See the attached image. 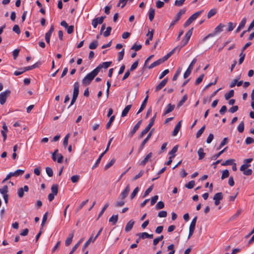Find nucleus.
<instances>
[{
	"instance_id": "c03bdc74",
	"label": "nucleus",
	"mask_w": 254,
	"mask_h": 254,
	"mask_svg": "<svg viewBox=\"0 0 254 254\" xmlns=\"http://www.w3.org/2000/svg\"><path fill=\"white\" fill-rule=\"evenodd\" d=\"M8 192V187L7 185H4L2 188L0 189V192L3 195L6 194Z\"/></svg>"
},
{
	"instance_id": "052dcab7",
	"label": "nucleus",
	"mask_w": 254,
	"mask_h": 254,
	"mask_svg": "<svg viewBox=\"0 0 254 254\" xmlns=\"http://www.w3.org/2000/svg\"><path fill=\"white\" fill-rule=\"evenodd\" d=\"M153 185L151 186L149 188H148L144 192V193L143 195V197H146L147 195L149 194V193H150L151 192V191L152 190H153Z\"/></svg>"
},
{
	"instance_id": "9b49d317",
	"label": "nucleus",
	"mask_w": 254,
	"mask_h": 254,
	"mask_svg": "<svg viewBox=\"0 0 254 254\" xmlns=\"http://www.w3.org/2000/svg\"><path fill=\"white\" fill-rule=\"evenodd\" d=\"M112 64L111 62H104L101 64H100L99 65H98L95 69L96 70L97 69V72L99 73L100 71V70L102 68H107L109 67L110 65Z\"/></svg>"
},
{
	"instance_id": "ddd939ff",
	"label": "nucleus",
	"mask_w": 254,
	"mask_h": 254,
	"mask_svg": "<svg viewBox=\"0 0 254 254\" xmlns=\"http://www.w3.org/2000/svg\"><path fill=\"white\" fill-rule=\"evenodd\" d=\"M141 122H142V120H140L136 124V125L134 126L133 129H132V130L129 132L128 135L130 136V137H132L134 134V133L136 132V131L138 130V129L140 127V126L141 124Z\"/></svg>"
},
{
	"instance_id": "423d86ee",
	"label": "nucleus",
	"mask_w": 254,
	"mask_h": 254,
	"mask_svg": "<svg viewBox=\"0 0 254 254\" xmlns=\"http://www.w3.org/2000/svg\"><path fill=\"white\" fill-rule=\"evenodd\" d=\"M186 11V8L180 9L179 12L176 14L175 17V19L173 20L170 23L169 28H171L172 26H174L176 24V23L177 22L180 20L181 16L185 13Z\"/></svg>"
},
{
	"instance_id": "0e129e2a",
	"label": "nucleus",
	"mask_w": 254,
	"mask_h": 254,
	"mask_svg": "<svg viewBox=\"0 0 254 254\" xmlns=\"http://www.w3.org/2000/svg\"><path fill=\"white\" fill-rule=\"evenodd\" d=\"M167 215V212L166 211H161L158 213V216L161 218L166 217Z\"/></svg>"
},
{
	"instance_id": "4d7b16f0",
	"label": "nucleus",
	"mask_w": 254,
	"mask_h": 254,
	"mask_svg": "<svg viewBox=\"0 0 254 254\" xmlns=\"http://www.w3.org/2000/svg\"><path fill=\"white\" fill-rule=\"evenodd\" d=\"M144 171L143 170H141L139 173L135 175L132 179V181H135L136 180L138 179V178H140L142 176V175L144 174Z\"/></svg>"
},
{
	"instance_id": "37998d69",
	"label": "nucleus",
	"mask_w": 254,
	"mask_h": 254,
	"mask_svg": "<svg viewBox=\"0 0 254 254\" xmlns=\"http://www.w3.org/2000/svg\"><path fill=\"white\" fill-rule=\"evenodd\" d=\"M229 171L228 170H225L222 171V174L221 178L222 180H223L225 178H228L229 177Z\"/></svg>"
},
{
	"instance_id": "7ed1b4c3",
	"label": "nucleus",
	"mask_w": 254,
	"mask_h": 254,
	"mask_svg": "<svg viewBox=\"0 0 254 254\" xmlns=\"http://www.w3.org/2000/svg\"><path fill=\"white\" fill-rule=\"evenodd\" d=\"M73 96L70 102V105L68 106V108H69L70 106H72L75 102L76 100L77 99V98L78 97V94H79V83L77 82H76L74 83L73 85Z\"/></svg>"
},
{
	"instance_id": "1a4fd4ad",
	"label": "nucleus",
	"mask_w": 254,
	"mask_h": 254,
	"mask_svg": "<svg viewBox=\"0 0 254 254\" xmlns=\"http://www.w3.org/2000/svg\"><path fill=\"white\" fill-rule=\"evenodd\" d=\"M253 161V158H248L244 160V164H243L240 167V171H245L246 169L249 168L251 164L250 163Z\"/></svg>"
},
{
	"instance_id": "f3484780",
	"label": "nucleus",
	"mask_w": 254,
	"mask_h": 254,
	"mask_svg": "<svg viewBox=\"0 0 254 254\" xmlns=\"http://www.w3.org/2000/svg\"><path fill=\"white\" fill-rule=\"evenodd\" d=\"M134 224V221L132 220H130L129 222H128L126 226L125 231L127 232L130 231L132 229Z\"/></svg>"
},
{
	"instance_id": "7c9ffc66",
	"label": "nucleus",
	"mask_w": 254,
	"mask_h": 254,
	"mask_svg": "<svg viewBox=\"0 0 254 254\" xmlns=\"http://www.w3.org/2000/svg\"><path fill=\"white\" fill-rule=\"evenodd\" d=\"M12 174V175L15 177H17L19 176H21L24 173V170L18 169L16 170L14 172H11Z\"/></svg>"
},
{
	"instance_id": "e433bc0d",
	"label": "nucleus",
	"mask_w": 254,
	"mask_h": 254,
	"mask_svg": "<svg viewBox=\"0 0 254 254\" xmlns=\"http://www.w3.org/2000/svg\"><path fill=\"white\" fill-rule=\"evenodd\" d=\"M82 242V239H80L76 244L75 245V246L72 248L71 251L70 252L69 254H73L74 252L78 248L79 246L80 245V243Z\"/></svg>"
},
{
	"instance_id": "c9c22d12",
	"label": "nucleus",
	"mask_w": 254,
	"mask_h": 254,
	"mask_svg": "<svg viewBox=\"0 0 254 254\" xmlns=\"http://www.w3.org/2000/svg\"><path fill=\"white\" fill-rule=\"evenodd\" d=\"M234 91L233 90H231L228 93L225 95V98L226 100H228L231 97L234 96Z\"/></svg>"
},
{
	"instance_id": "412c9836",
	"label": "nucleus",
	"mask_w": 254,
	"mask_h": 254,
	"mask_svg": "<svg viewBox=\"0 0 254 254\" xmlns=\"http://www.w3.org/2000/svg\"><path fill=\"white\" fill-rule=\"evenodd\" d=\"M147 36H149V38L145 41V44L148 45L149 44L150 41H151L153 39V30L151 31H148L147 34H146Z\"/></svg>"
},
{
	"instance_id": "49530a36",
	"label": "nucleus",
	"mask_w": 254,
	"mask_h": 254,
	"mask_svg": "<svg viewBox=\"0 0 254 254\" xmlns=\"http://www.w3.org/2000/svg\"><path fill=\"white\" fill-rule=\"evenodd\" d=\"M115 159L114 158H113L109 163L105 165L104 167L105 170H107L110 167H111L115 163Z\"/></svg>"
},
{
	"instance_id": "b1692460",
	"label": "nucleus",
	"mask_w": 254,
	"mask_h": 254,
	"mask_svg": "<svg viewBox=\"0 0 254 254\" xmlns=\"http://www.w3.org/2000/svg\"><path fill=\"white\" fill-rule=\"evenodd\" d=\"M202 13V11H198L197 12H195L192 15H191L189 19H190V21L193 22L194 20H195L197 17Z\"/></svg>"
},
{
	"instance_id": "f704fd0d",
	"label": "nucleus",
	"mask_w": 254,
	"mask_h": 254,
	"mask_svg": "<svg viewBox=\"0 0 254 254\" xmlns=\"http://www.w3.org/2000/svg\"><path fill=\"white\" fill-rule=\"evenodd\" d=\"M98 46V41L94 40L92 41L89 46V48L91 50L95 49Z\"/></svg>"
},
{
	"instance_id": "09e8293b",
	"label": "nucleus",
	"mask_w": 254,
	"mask_h": 254,
	"mask_svg": "<svg viewBox=\"0 0 254 254\" xmlns=\"http://www.w3.org/2000/svg\"><path fill=\"white\" fill-rule=\"evenodd\" d=\"M139 191V188L138 187L135 188L134 190L132 192L131 195H130V199H132L134 198V197L136 196V194L138 193Z\"/></svg>"
},
{
	"instance_id": "774afa93",
	"label": "nucleus",
	"mask_w": 254,
	"mask_h": 254,
	"mask_svg": "<svg viewBox=\"0 0 254 254\" xmlns=\"http://www.w3.org/2000/svg\"><path fill=\"white\" fill-rule=\"evenodd\" d=\"M254 142V139L251 137H248L246 138L245 140V143L247 144H250Z\"/></svg>"
},
{
	"instance_id": "2f4dec72",
	"label": "nucleus",
	"mask_w": 254,
	"mask_h": 254,
	"mask_svg": "<svg viewBox=\"0 0 254 254\" xmlns=\"http://www.w3.org/2000/svg\"><path fill=\"white\" fill-rule=\"evenodd\" d=\"M105 152H103L102 153H101V154H100V155L99 156V158H98V159L97 160V161H96V163H95V164L93 166V167H92V169H94V168H96V167L98 166V165H99V163L100 162V161H101V158H102L103 157V156L105 155Z\"/></svg>"
},
{
	"instance_id": "a878e982",
	"label": "nucleus",
	"mask_w": 254,
	"mask_h": 254,
	"mask_svg": "<svg viewBox=\"0 0 254 254\" xmlns=\"http://www.w3.org/2000/svg\"><path fill=\"white\" fill-rule=\"evenodd\" d=\"M178 145H176L173 147L172 150L169 152V154L171 157L174 158L175 156V154L177 152L178 149Z\"/></svg>"
},
{
	"instance_id": "bf43d9fd",
	"label": "nucleus",
	"mask_w": 254,
	"mask_h": 254,
	"mask_svg": "<svg viewBox=\"0 0 254 254\" xmlns=\"http://www.w3.org/2000/svg\"><path fill=\"white\" fill-rule=\"evenodd\" d=\"M164 207V203L163 201H159L156 205V208L157 209H161Z\"/></svg>"
},
{
	"instance_id": "6ab92c4d",
	"label": "nucleus",
	"mask_w": 254,
	"mask_h": 254,
	"mask_svg": "<svg viewBox=\"0 0 254 254\" xmlns=\"http://www.w3.org/2000/svg\"><path fill=\"white\" fill-rule=\"evenodd\" d=\"M73 236L74 234L73 232L69 234L68 237L66 238L65 242V245L66 246H68L71 243Z\"/></svg>"
},
{
	"instance_id": "5fc2aeb1",
	"label": "nucleus",
	"mask_w": 254,
	"mask_h": 254,
	"mask_svg": "<svg viewBox=\"0 0 254 254\" xmlns=\"http://www.w3.org/2000/svg\"><path fill=\"white\" fill-rule=\"evenodd\" d=\"M197 218V216H195L193 218L190 223L189 228L195 229Z\"/></svg>"
},
{
	"instance_id": "bb28decb",
	"label": "nucleus",
	"mask_w": 254,
	"mask_h": 254,
	"mask_svg": "<svg viewBox=\"0 0 254 254\" xmlns=\"http://www.w3.org/2000/svg\"><path fill=\"white\" fill-rule=\"evenodd\" d=\"M118 220V215H112L109 220L110 222H112L113 225H115Z\"/></svg>"
},
{
	"instance_id": "72a5a7b5",
	"label": "nucleus",
	"mask_w": 254,
	"mask_h": 254,
	"mask_svg": "<svg viewBox=\"0 0 254 254\" xmlns=\"http://www.w3.org/2000/svg\"><path fill=\"white\" fill-rule=\"evenodd\" d=\"M227 148L228 147H226L225 148H224L223 150L219 152L218 153L212 156V159L215 160L218 158L222 154H223L226 150Z\"/></svg>"
},
{
	"instance_id": "39448f33",
	"label": "nucleus",
	"mask_w": 254,
	"mask_h": 254,
	"mask_svg": "<svg viewBox=\"0 0 254 254\" xmlns=\"http://www.w3.org/2000/svg\"><path fill=\"white\" fill-rule=\"evenodd\" d=\"M192 30L193 28H191L186 33L184 39L182 40V43H183L182 46L179 48L177 47L178 49H177L176 50H178V52L180 51L182 47L185 46L186 45L188 44L192 35Z\"/></svg>"
},
{
	"instance_id": "f03ea898",
	"label": "nucleus",
	"mask_w": 254,
	"mask_h": 254,
	"mask_svg": "<svg viewBox=\"0 0 254 254\" xmlns=\"http://www.w3.org/2000/svg\"><path fill=\"white\" fill-rule=\"evenodd\" d=\"M98 74L97 69H94L91 72L87 74L84 78L82 79V82L84 85H88L90 84L92 80L94 77Z\"/></svg>"
},
{
	"instance_id": "e2e57ef3",
	"label": "nucleus",
	"mask_w": 254,
	"mask_h": 254,
	"mask_svg": "<svg viewBox=\"0 0 254 254\" xmlns=\"http://www.w3.org/2000/svg\"><path fill=\"white\" fill-rule=\"evenodd\" d=\"M138 61H135L131 66L130 69H129V70L130 71H132L133 70H134V69H135L137 66H138Z\"/></svg>"
},
{
	"instance_id": "393cba45",
	"label": "nucleus",
	"mask_w": 254,
	"mask_h": 254,
	"mask_svg": "<svg viewBox=\"0 0 254 254\" xmlns=\"http://www.w3.org/2000/svg\"><path fill=\"white\" fill-rule=\"evenodd\" d=\"M175 108V105H172L171 104H169L166 108V110L164 112V114H167L173 111Z\"/></svg>"
},
{
	"instance_id": "a18cd8bd",
	"label": "nucleus",
	"mask_w": 254,
	"mask_h": 254,
	"mask_svg": "<svg viewBox=\"0 0 254 254\" xmlns=\"http://www.w3.org/2000/svg\"><path fill=\"white\" fill-rule=\"evenodd\" d=\"M111 30L112 27L110 26L108 27L106 29V30L103 33V36L105 37L109 36L111 34Z\"/></svg>"
},
{
	"instance_id": "473e14b6",
	"label": "nucleus",
	"mask_w": 254,
	"mask_h": 254,
	"mask_svg": "<svg viewBox=\"0 0 254 254\" xmlns=\"http://www.w3.org/2000/svg\"><path fill=\"white\" fill-rule=\"evenodd\" d=\"M205 128V125L202 126L200 129H199L196 134V138H198L204 132Z\"/></svg>"
},
{
	"instance_id": "a211bd4d",
	"label": "nucleus",
	"mask_w": 254,
	"mask_h": 254,
	"mask_svg": "<svg viewBox=\"0 0 254 254\" xmlns=\"http://www.w3.org/2000/svg\"><path fill=\"white\" fill-rule=\"evenodd\" d=\"M148 96L147 95L146 96V97L145 98V99H144L143 101L142 102L141 105L137 113V114H138L140 113H141L143 110V109L145 108L146 103H147V100H148Z\"/></svg>"
},
{
	"instance_id": "a19ab883",
	"label": "nucleus",
	"mask_w": 254,
	"mask_h": 254,
	"mask_svg": "<svg viewBox=\"0 0 254 254\" xmlns=\"http://www.w3.org/2000/svg\"><path fill=\"white\" fill-rule=\"evenodd\" d=\"M115 116H112L110 117L109 121L107 123L106 126V127L107 129H109L112 123L113 122V121L115 120Z\"/></svg>"
},
{
	"instance_id": "3c124183",
	"label": "nucleus",
	"mask_w": 254,
	"mask_h": 254,
	"mask_svg": "<svg viewBox=\"0 0 254 254\" xmlns=\"http://www.w3.org/2000/svg\"><path fill=\"white\" fill-rule=\"evenodd\" d=\"M216 10L215 9H211L207 13L208 18H210L212 16H214L216 13Z\"/></svg>"
},
{
	"instance_id": "ea45409f",
	"label": "nucleus",
	"mask_w": 254,
	"mask_h": 254,
	"mask_svg": "<svg viewBox=\"0 0 254 254\" xmlns=\"http://www.w3.org/2000/svg\"><path fill=\"white\" fill-rule=\"evenodd\" d=\"M51 191L52 193L57 195L58 192V186L57 185H52L51 187Z\"/></svg>"
},
{
	"instance_id": "9d476101",
	"label": "nucleus",
	"mask_w": 254,
	"mask_h": 254,
	"mask_svg": "<svg viewBox=\"0 0 254 254\" xmlns=\"http://www.w3.org/2000/svg\"><path fill=\"white\" fill-rule=\"evenodd\" d=\"M130 191L129 185H127L124 190L121 193L119 199H125Z\"/></svg>"
},
{
	"instance_id": "13d9d810",
	"label": "nucleus",
	"mask_w": 254,
	"mask_h": 254,
	"mask_svg": "<svg viewBox=\"0 0 254 254\" xmlns=\"http://www.w3.org/2000/svg\"><path fill=\"white\" fill-rule=\"evenodd\" d=\"M79 178V176L73 175L71 177V181L73 183H76L78 182Z\"/></svg>"
},
{
	"instance_id": "8fccbe9b",
	"label": "nucleus",
	"mask_w": 254,
	"mask_h": 254,
	"mask_svg": "<svg viewBox=\"0 0 254 254\" xmlns=\"http://www.w3.org/2000/svg\"><path fill=\"white\" fill-rule=\"evenodd\" d=\"M69 136H70V134L68 133L65 135V136L64 138V141H63V145L64 147H66L67 146L68 140L69 139Z\"/></svg>"
},
{
	"instance_id": "2eb2a0df",
	"label": "nucleus",
	"mask_w": 254,
	"mask_h": 254,
	"mask_svg": "<svg viewBox=\"0 0 254 254\" xmlns=\"http://www.w3.org/2000/svg\"><path fill=\"white\" fill-rule=\"evenodd\" d=\"M156 118V115H155L150 120V121L147 127L144 129V130H146L147 132L150 129L151 127L153 126L154 124L155 119Z\"/></svg>"
},
{
	"instance_id": "4be33fe9",
	"label": "nucleus",
	"mask_w": 254,
	"mask_h": 254,
	"mask_svg": "<svg viewBox=\"0 0 254 254\" xmlns=\"http://www.w3.org/2000/svg\"><path fill=\"white\" fill-rule=\"evenodd\" d=\"M131 107V105H127L125 109L123 110L122 113V117H126L127 114H128V112L129 111L130 108Z\"/></svg>"
},
{
	"instance_id": "5701e85b",
	"label": "nucleus",
	"mask_w": 254,
	"mask_h": 254,
	"mask_svg": "<svg viewBox=\"0 0 254 254\" xmlns=\"http://www.w3.org/2000/svg\"><path fill=\"white\" fill-rule=\"evenodd\" d=\"M223 195L222 192H217L213 196V200L220 201L223 199Z\"/></svg>"
},
{
	"instance_id": "cd10ccee",
	"label": "nucleus",
	"mask_w": 254,
	"mask_h": 254,
	"mask_svg": "<svg viewBox=\"0 0 254 254\" xmlns=\"http://www.w3.org/2000/svg\"><path fill=\"white\" fill-rule=\"evenodd\" d=\"M125 204V199H120L115 203V206L116 207H120L124 206Z\"/></svg>"
},
{
	"instance_id": "79ce46f5",
	"label": "nucleus",
	"mask_w": 254,
	"mask_h": 254,
	"mask_svg": "<svg viewBox=\"0 0 254 254\" xmlns=\"http://www.w3.org/2000/svg\"><path fill=\"white\" fill-rule=\"evenodd\" d=\"M195 185L194 181H190L188 184L185 185V187L189 189H192Z\"/></svg>"
},
{
	"instance_id": "4468645a",
	"label": "nucleus",
	"mask_w": 254,
	"mask_h": 254,
	"mask_svg": "<svg viewBox=\"0 0 254 254\" xmlns=\"http://www.w3.org/2000/svg\"><path fill=\"white\" fill-rule=\"evenodd\" d=\"M168 81V78H166L164 79L156 87L155 91L158 92L161 90L165 85L167 84Z\"/></svg>"
},
{
	"instance_id": "69168bd1",
	"label": "nucleus",
	"mask_w": 254,
	"mask_h": 254,
	"mask_svg": "<svg viewBox=\"0 0 254 254\" xmlns=\"http://www.w3.org/2000/svg\"><path fill=\"white\" fill-rule=\"evenodd\" d=\"M242 171L243 172V174L246 176H250L253 173V171L251 169H246V170H245V171Z\"/></svg>"
},
{
	"instance_id": "f257e3e1",
	"label": "nucleus",
	"mask_w": 254,
	"mask_h": 254,
	"mask_svg": "<svg viewBox=\"0 0 254 254\" xmlns=\"http://www.w3.org/2000/svg\"><path fill=\"white\" fill-rule=\"evenodd\" d=\"M177 49H178V47H175L171 51L168 53L166 56H164L163 58L152 63L148 66V68H152L157 65H160V64L164 63L165 61H167L175 53Z\"/></svg>"
},
{
	"instance_id": "4c0bfd02",
	"label": "nucleus",
	"mask_w": 254,
	"mask_h": 254,
	"mask_svg": "<svg viewBox=\"0 0 254 254\" xmlns=\"http://www.w3.org/2000/svg\"><path fill=\"white\" fill-rule=\"evenodd\" d=\"M181 71H182V68L181 67H179L175 74H174L173 77V81H175L177 79L179 75L180 74L181 72Z\"/></svg>"
},
{
	"instance_id": "20e7f679",
	"label": "nucleus",
	"mask_w": 254,
	"mask_h": 254,
	"mask_svg": "<svg viewBox=\"0 0 254 254\" xmlns=\"http://www.w3.org/2000/svg\"><path fill=\"white\" fill-rule=\"evenodd\" d=\"M225 26V25L222 23H220L214 29V32L212 33L209 34L207 36L205 37L203 41H205L209 37H213L217 34L222 32L223 31V28Z\"/></svg>"
},
{
	"instance_id": "c85d7f7f",
	"label": "nucleus",
	"mask_w": 254,
	"mask_h": 254,
	"mask_svg": "<svg viewBox=\"0 0 254 254\" xmlns=\"http://www.w3.org/2000/svg\"><path fill=\"white\" fill-rule=\"evenodd\" d=\"M155 15V9L153 8H151L149 9L148 16H149V19L150 21H152Z\"/></svg>"
},
{
	"instance_id": "0eeeda50",
	"label": "nucleus",
	"mask_w": 254,
	"mask_h": 254,
	"mask_svg": "<svg viewBox=\"0 0 254 254\" xmlns=\"http://www.w3.org/2000/svg\"><path fill=\"white\" fill-rule=\"evenodd\" d=\"M196 61L197 59L196 58H194L192 60L190 65L189 66L188 69L184 74V78H187L190 74L191 71L193 68V65L196 63Z\"/></svg>"
},
{
	"instance_id": "864d4df0",
	"label": "nucleus",
	"mask_w": 254,
	"mask_h": 254,
	"mask_svg": "<svg viewBox=\"0 0 254 254\" xmlns=\"http://www.w3.org/2000/svg\"><path fill=\"white\" fill-rule=\"evenodd\" d=\"M238 130L239 132H243L244 130V123L242 122L238 127Z\"/></svg>"
},
{
	"instance_id": "c756f323",
	"label": "nucleus",
	"mask_w": 254,
	"mask_h": 254,
	"mask_svg": "<svg viewBox=\"0 0 254 254\" xmlns=\"http://www.w3.org/2000/svg\"><path fill=\"white\" fill-rule=\"evenodd\" d=\"M197 154L199 156V160L202 159L205 155V153L204 152L203 149L202 148H200L197 151Z\"/></svg>"
},
{
	"instance_id": "6e6d98bb",
	"label": "nucleus",
	"mask_w": 254,
	"mask_h": 254,
	"mask_svg": "<svg viewBox=\"0 0 254 254\" xmlns=\"http://www.w3.org/2000/svg\"><path fill=\"white\" fill-rule=\"evenodd\" d=\"M46 172L49 177H52L53 175V171L51 168L47 167L46 168Z\"/></svg>"
},
{
	"instance_id": "dca6fc26",
	"label": "nucleus",
	"mask_w": 254,
	"mask_h": 254,
	"mask_svg": "<svg viewBox=\"0 0 254 254\" xmlns=\"http://www.w3.org/2000/svg\"><path fill=\"white\" fill-rule=\"evenodd\" d=\"M181 122L182 121L179 122L178 124L176 125L175 128L172 132V135L173 136H176L179 131L181 127Z\"/></svg>"
},
{
	"instance_id": "338daca9",
	"label": "nucleus",
	"mask_w": 254,
	"mask_h": 254,
	"mask_svg": "<svg viewBox=\"0 0 254 254\" xmlns=\"http://www.w3.org/2000/svg\"><path fill=\"white\" fill-rule=\"evenodd\" d=\"M125 54V50L123 49L119 53L118 61H120L123 60Z\"/></svg>"
},
{
	"instance_id": "680f3d73",
	"label": "nucleus",
	"mask_w": 254,
	"mask_h": 254,
	"mask_svg": "<svg viewBox=\"0 0 254 254\" xmlns=\"http://www.w3.org/2000/svg\"><path fill=\"white\" fill-rule=\"evenodd\" d=\"M142 48V46L141 45H136L134 44L131 48V50H133L135 51H138L140 50Z\"/></svg>"
},
{
	"instance_id": "f8f14e48",
	"label": "nucleus",
	"mask_w": 254,
	"mask_h": 254,
	"mask_svg": "<svg viewBox=\"0 0 254 254\" xmlns=\"http://www.w3.org/2000/svg\"><path fill=\"white\" fill-rule=\"evenodd\" d=\"M152 134V129L149 132V133L148 134V135L146 136V137L142 142V143H141V145H140V147H139V148L138 149L139 152H140V151H141L143 149L145 144L148 141V140H149V139L151 137Z\"/></svg>"
},
{
	"instance_id": "603ef678",
	"label": "nucleus",
	"mask_w": 254,
	"mask_h": 254,
	"mask_svg": "<svg viewBox=\"0 0 254 254\" xmlns=\"http://www.w3.org/2000/svg\"><path fill=\"white\" fill-rule=\"evenodd\" d=\"M204 74H201V75H200V76H199V77H198L196 79L195 82V84L196 85H198L199 84H200V83L202 82V80H203V78H204Z\"/></svg>"
},
{
	"instance_id": "6e6552de",
	"label": "nucleus",
	"mask_w": 254,
	"mask_h": 254,
	"mask_svg": "<svg viewBox=\"0 0 254 254\" xmlns=\"http://www.w3.org/2000/svg\"><path fill=\"white\" fill-rule=\"evenodd\" d=\"M10 91L6 90L0 94V103L1 105H3L6 100L7 98L9 96Z\"/></svg>"
},
{
	"instance_id": "58836bf2",
	"label": "nucleus",
	"mask_w": 254,
	"mask_h": 254,
	"mask_svg": "<svg viewBox=\"0 0 254 254\" xmlns=\"http://www.w3.org/2000/svg\"><path fill=\"white\" fill-rule=\"evenodd\" d=\"M236 25V23H234L232 22H229L228 24V29H227V31L228 32L232 31L234 29Z\"/></svg>"
},
{
	"instance_id": "aec40b11",
	"label": "nucleus",
	"mask_w": 254,
	"mask_h": 254,
	"mask_svg": "<svg viewBox=\"0 0 254 254\" xmlns=\"http://www.w3.org/2000/svg\"><path fill=\"white\" fill-rule=\"evenodd\" d=\"M152 153L151 152H150L148 153L145 157L144 158V159L141 162L140 165L142 166H144L146 163L149 161V160L152 157Z\"/></svg>"
},
{
	"instance_id": "de8ad7c7",
	"label": "nucleus",
	"mask_w": 254,
	"mask_h": 254,
	"mask_svg": "<svg viewBox=\"0 0 254 254\" xmlns=\"http://www.w3.org/2000/svg\"><path fill=\"white\" fill-rule=\"evenodd\" d=\"M228 142V138L227 137H225L223 140L221 141L219 147L217 148V149H220L223 146L226 145Z\"/></svg>"
}]
</instances>
